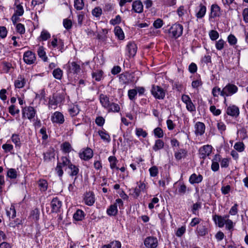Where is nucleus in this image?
Returning a JSON list of instances; mask_svg holds the SVG:
<instances>
[{
	"label": "nucleus",
	"instance_id": "1",
	"mask_svg": "<svg viewBox=\"0 0 248 248\" xmlns=\"http://www.w3.org/2000/svg\"><path fill=\"white\" fill-rule=\"evenodd\" d=\"M183 31V26L180 24L175 23L170 28L169 34L171 37L176 39L182 35Z\"/></svg>",
	"mask_w": 248,
	"mask_h": 248
},
{
	"label": "nucleus",
	"instance_id": "2",
	"mask_svg": "<svg viewBox=\"0 0 248 248\" xmlns=\"http://www.w3.org/2000/svg\"><path fill=\"white\" fill-rule=\"evenodd\" d=\"M238 91V87L234 84L228 83L221 90V96L226 97L234 94Z\"/></svg>",
	"mask_w": 248,
	"mask_h": 248
},
{
	"label": "nucleus",
	"instance_id": "3",
	"mask_svg": "<svg viewBox=\"0 0 248 248\" xmlns=\"http://www.w3.org/2000/svg\"><path fill=\"white\" fill-rule=\"evenodd\" d=\"M151 93L152 95L158 99H163L165 96L164 90L157 85H153L152 87Z\"/></svg>",
	"mask_w": 248,
	"mask_h": 248
},
{
	"label": "nucleus",
	"instance_id": "4",
	"mask_svg": "<svg viewBox=\"0 0 248 248\" xmlns=\"http://www.w3.org/2000/svg\"><path fill=\"white\" fill-rule=\"evenodd\" d=\"M22 117L25 118L27 117L29 120L33 118L36 114V110L34 108L31 106L26 107L22 108Z\"/></svg>",
	"mask_w": 248,
	"mask_h": 248
},
{
	"label": "nucleus",
	"instance_id": "5",
	"mask_svg": "<svg viewBox=\"0 0 248 248\" xmlns=\"http://www.w3.org/2000/svg\"><path fill=\"white\" fill-rule=\"evenodd\" d=\"M93 151L88 147L83 149L79 153L80 159L85 161L89 160L93 157Z\"/></svg>",
	"mask_w": 248,
	"mask_h": 248
},
{
	"label": "nucleus",
	"instance_id": "6",
	"mask_svg": "<svg viewBox=\"0 0 248 248\" xmlns=\"http://www.w3.org/2000/svg\"><path fill=\"white\" fill-rule=\"evenodd\" d=\"M23 60L27 64H33L36 61L35 54L31 51H27L24 54Z\"/></svg>",
	"mask_w": 248,
	"mask_h": 248
},
{
	"label": "nucleus",
	"instance_id": "7",
	"mask_svg": "<svg viewBox=\"0 0 248 248\" xmlns=\"http://www.w3.org/2000/svg\"><path fill=\"white\" fill-rule=\"evenodd\" d=\"M212 147L211 145H204L199 149L200 157L201 158L205 159L207 156H209L211 153Z\"/></svg>",
	"mask_w": 248,
	"mask_h": 248
},
{
	"label": "nucleus",
	"instance_id": "8",
	"mask_svg": "<svg viewBox=\"0 0 248 248\" xmlns=\"http://www.w3.org/2000/svg\"><path fill=\"white\" fill-rule=\"evenodd\" d=\"M51 120L53 123H56L61 124L64 123V117L61 112L59 111H56L51 116Z\"/></svg>",
	"mask_w": 248,
	"mask_h": 248
},
{
	"label": "nucleus",
	"instance_id": "9",
	"mask_svg": "<svg viewBox=\"0 0 248 248\" xmlns=\"http://www.w3.org/2000/svg\"><path fill=\"white\" fill-rule=\"evenodd\" d=\"M226 113L229 116L236 118L239 115V108L234 105H230L226 109Z\"/></svg>",
	"mask_w": 248,
	"mask_h": 248
},
{
	"label": "nucleus",
	"instance_id": "10",
	"mask_svg": "<svg viewBox=\"0 0 248 248\" xmlns=\"http://www.w3.org/2000/svg\"><path fill=\"white\" fill-rule=\"evenodd\" d=\"M126 50L129 57H134L137 51L136 44L133 42H129L126 45Z\"/></svg>",
	"mask_w": 248,
	"mask_h": 248
},
{
	"label": "nucleus",
	"instance_id": "11",
	"mask_svg": "<svg viewBox=\"0 0 248 248\" xmlns=\"http://www.w3.org/2000/svg\"><path fill=\"white\" fill-rule=\"evenodd\" d=\"M144 244L147 248H155L157 246L158 242L156 238L149 236L145 239Z\"/></svg>",
	"mask_w": 248,
	"mask_h": 248
},
{
	"label": "nucleus",
	"instance_id": "12",
	"mask_svg": "<svg viewBox=\"0 0 248 248\" xmlns=\"http://www.w3.org/2000/svg\"><path fill=\"white\" fill-rule=\"evenodd\" d=\"M67 65L68 68L67 70L68 73L77 74L80 71V65L75 62L71 63L68 62Z\"/></svg>",
	"mask_w": 248,
	"mask_h": 248
},
{
	"label": "nucleus",
	"instance_id": "13",
	"mask_svg": "<svg viewBox=\"0 0 248 248\" xmlns=\"http://www.w3.org/2000/svg\"><path fill=\"white\" fill-rule=\"evenodd\" d=\"M84 201L86 205H93L95 202V197L93 192L90 191L86 192L84 196Z\"/></svg>",
	"mask_w": 248,
	"mask_h": 248
},
{
	"label": "nucleus",
	"instance_id": "14",
	"mask_svg": "<svg viewBox=\"0 0 248 248\" xmlns=\"http://www.w3.org/2000/svg\"><path fill=\"white\" fill-rule=\"evenodd\" d=\"M205 125L203 123L197 122L195 125V133L196 135L201 136L205 132Z\"/></svg>",
	"mask_w": 248,
	"mask_h": 248
},
{
	"label": "nucleus",
	"instance_id": "15",
	"mask_svg": "<svg viewBox=\"0 0 248 248\" xmlns=\"http://www.w3.org/2000/svg\"><path fill=\"white\" fill-rule=\"evenodd\" d=\"M52 211L53 212H57L62 206V202L57 198H54L51 202Z\"/></svg>",
	"mask_w": 248,
	"mask_h": 248
},
{
	"label": "nucleus",
	"instance_id": "16",
	"mask_svg": "<svg viewBox=\"0 0 248 248\" xmlns=\"http://www.w3.org/2000/svg\"><path fill=\"white\" fill-rule=\"evenodd\" d=\"M203 179V177L201 174H197L193 173L189 177V181L191 184H199L201 183Z\"/></svg>",
	"mask_w": 248,
	"mask_h": 248
},
{
	"label": "nucleus",
	"instance_id": "17",
	"mask_svg": "<svg viewBox=\"0 0 248 248\" xmlns=\"http://www.w3.org/2000/svg\"><path fill=\"white\" fill-rule=\"evenodd\" d=\"M143 4L140 0H137L133 2L132 9L137 13H141L143 12Z\"/></svg>",
	"mask_w": 248,
	"mask_h": 248
},
{
	"label": "nucleus",
	"instance_id": "18",
	"mask_svg": "<svg viewBox=\"0 0 248 248\" xmlns=\"http://www.w3.org/2000/svg\"><path fill=\"white\" fill-rule=\"evenodd\" d=\"M99 100L102 106L105 108H108L110 106V102L108 97L106 95L101 94L99 96Z\"/></svg>",
	"mask_w": 248,
	"mask_h": 248
},
{
	"label": "nucleus",
	"instance_id": "19",
	"mask_svg": "<svg viewBox=\"0 0 248 248\" xmlns=\"http://www.w3.org/2000/svg\"><path fill=\"white\" fill-rule=\"evenodd\" d=\"M220 15V7L217 4H213L211 8V16L214 18Z\"/></svg>",
	"mask_w": 248,
	"mask_h": 248
},
{
	"label": "nucleus",
	"instance_id": "20",
	"mask_svg": "<svg viewBox=\"0 0 248 248\" xmlns=\"http://www.w3.org/2000/svg\"><path fill=\"white\" fill-rule=\"evenodd\" d=\"M25 83L26 81L24 78L21 76H19L18 77L17 79L15 81L14 84L16 88L20 89L24 86Z\"/></svg>",
	"mask_w": 248,
	"mask_h": 248
},
{
	"label": "nucleus",
	"instance_id": "21",
	"mask_svg": "<svg viewBox=\"0 0 248 248\" xmlns=\"http://www.w3.org/2000/svg\"><path fill=\"white\" fill-rule=\"evenodd\" d=\"M187 152L185 149H180L174 153V157L177 160H180L182 158L186 156Z\"/></svg>",
	"mask_w": 248,
	"mask_h": 248
},
{
	"label": "nucleus",
	"instance_id": "22",
	"mask_svg": "<svg viewBox=\"0 0 248 248\" xmlns=\"http://www.w3.org/2000/svg\"><path fill=\"white\" fill-rule=\"evenodd\" d=\"M68 168L69 170L68 173L71 176H77L79 172V169L78 167L72 163L70 165Z\"/></svg>",
	"mask_w": 248,
	"mask_h": 248
},
{
	"label": "nucleus",
	"instance_id": "23",
	"mask_svg": "<svg viewBox=\"0 0 248 248\" xmlns=\"http://www.w3.org/2000/svg\"><path fill=\"white\" fill-rule=\"evenodd\" d=\"M200 9L199 11L196 13V16L197 18H202L205 16L206 12V8L205 6L201 4L199 6Z\"/></svg>",
	"mask_w": 248,
	"mask_h": 248
},
{
	"label": "nucleus",
	"instance_id": "24",
	"mask_svg": "<svg viewBox=\"0 0 248 248\" xmlns=\"http://www.w3.org/2000/svg\"><path fill=\"white\" fill-rule=\"evenodd\" d=\"M58 105L57 96L53 94L52 97L49 98L48 107L51 108H55Z\"/></svg>",
	"mask_w": 248,
	"mask_h": 248
},
{
	"label": "nucleus",
	"instance_id": "25",
	"mask_svg": "<svg viewBox=\"0 0 248 248\" xmlns=\"http://www.w3.org/2000/svg\"><path fill=\"white\" fill-rule=\"evenodd\" d=\"M98 134L101 139L104 141L107 142H109L110 141L111 139L110 136L105 130H99L98 131Z\"/></svg>",
	"mask_w": 248,
	"mask_h": 248
},
{
	"label": "nucleus",
	"instance_id": "26",
	"mask_svg": "<svg viewBox=\"0 0 248 248\" xmlns=\"http://www.w3.org/2000/svg\"><path fill=\"white\" fill-rule=\"evenodd\" d=\"M114 33L115 35L120 40H124V33L122 29L119 26H116L114 28Z\"/></svg>",
	"mask_w": 248,
	"mask_h": 248
},
{
	"label": "nucleus",
	"instance_id": "27",
	"mask_svg": "<svg viewBox=\"0 0 248 248\" xmlns=\"http://www.w3.org/2000/svg\"><path fill=\"white\" fill-rule=\"evenodd\" d=\"M121 244L119 241H115L110 242L108 245H103L101 248H121Z\"/></svg>",
	"mask_w": 248,
	"mask_h": 248
},
{
	"label": "nucleus",
	"instance_id": "28",
	"mask_svg": "<svg viewBox=\"0 0 248 248\" xmlns=\"http://www.w3.org/2000/svg\"><path fill=\"white\" fill-rule=\"evenodd\" d=\"M52 75L55 78L61 80L63 76V71L60 68H57L53 71Z\"/></svg>",
	"mask_w": 248,
	"mask_h": 248
},
{
	"label": "nucleus",
	"instance_id": "29",
	"mask_svg": "<svg viewBox=\"0 0 248 248\" xmlns=\"http://www.w3.org/2000/svg\"><path fill=\"white\" fill-rule=\"evenodd\" d=\"M164 146V142L161 140H157L155 141V143L153 147V149L155 151H157L162 148Z\"/></svg>",
	"mask_w": 248,
	"mask_h": 248
},
{
	"label": "nucleus",
	"instance_id": "30",
	"mask_svg": "<svg viewBox=\"0 0 248 248\" xmlns=\"http://www.w3.org/2000/svg\"><path fill=\"white\" fill-rule=\"evenodd\" d=\"M37 53L40 58H41L44 62H46L47 60V57L46 56V52L45 51L44 48L43 46H39Z\"/></svg>",
	"mask_w": 248,
	"mask_h": 248
},
{
	"label": "nucleus",
	"instance_id": "31",
	"mask_svg": "<svg viewBox=\"0 0 248 248\" xmlns=\"http://www.w3.org/2000/svg\"><path fill=\"white\" fill-rule=\"evenodd\" d=\"M38 186L41 191H45L47 188V182L46 180L41 179L38 182Z\"/></svg>",
	"mask_w": 248,
	"mask_h": 248
},
{
	"label": "nucleus",
	"instance_id": "32",
	"mask_svg": "<svg viewBox=\"0 0 248 248\" xmlns=\"http://www.w3.org/2000/svg\"><path fill=\"white\" fill-rule=\"evenodd\" d=\"M6 215L9 217H16V211L14 206L11 205L10 207H7L6 209Z\"/></svg>",
	"mask_w": 248,
	"mask_h": 248
},
{
	"label": "nucleus",
	"instance_id": "33",
	"mask_svg": "<svg viewBox=\"0 0 248 248\" xmlns=\"http://www.w3.org/2000/svg\"><path fill=\"white\" fill-rule=\"evenodd\" d=\"M61 149L63 152L69 153L72 150V147L69 142H64L61 145Z\"/></svg>",
	"mask_w": 248,
	"mask_h": 248
},
{
	"label": "nucleus",
	"instance_id": "34",
	"mask_svg": "<svg viewBox=\"0 0 248 248\" xmlns=\"http://www.w3.org/2000/svg\"><path fill=\"white\" fill-rule=\"evenodd\" d=\"M103 73L102 70H96L92 73V77L97 81H100L102 78Z\"/></svg>",
	"mask_w": 248,
	"mask_h": 248
},
{
	"label": "nucleus",
	"instance_id": "35",
	"mask_svg": "<svg viewBox=\"0 0 248 248\" xmlns=\"http://www.w3.org/2000/svg\"><path fill=\"white\" fill-rule=\"evenodd\" d=\"M17 171L16 169L11 168L8 169L6 176L10 179H16L17 177Z\"/></svg>",
	"mask_w": 248,
	"mask_h": 248
},
{
	"label": "nucleus",
	"instance_id": "36",
	"mask_svg": "<svg viewBox=\"0 0 248 248\" xmlns=\"http://www.w3.org/2000/svg\"><path fill=\"white\" fill-rule=\"evenodd\" d=\"M108 108L109 112H118L120 110L119 105L115 103H110V106Z\"/></svg>",
	"mask_w": 248,
	"mask_h": 248
},
{
	"label": "nucleus",
	"instance_id": "37",
	"mask_svg": "<svg viewBox=\"0 0 248 248\" xmlns=\"http://www.w3.org/2000/svg\"><path fill=\"white\" fill-rule=\"evenodd\" d=\"M55 154L54 152L50 150L44 153V159L45 161H49L52 158H54Z\"/></svg>",
	"mask_w": 248,
	"mask_h": 248
},
{
	"label": "nucleus",
	"instance_id": "38",
	"mask_svg": "<svg viewBox=\"0 0 248 248\" xmlns=\"http://www.w3.org/2000/svg\"><path fill=\"white\" fill-rule=\"evenodd\" d=\"M176 184H178V192L180 194H185L187 190L186 186L182 182H177Z\"/></svg>",
	"mask_w": 248,
	"mask_h": 248
},
{
	"label": "nucleus",
	"instance_id": "39",
	"mask_svg": "<svg viewBox=\"0 0 248 248\" xmlns=\"http://www.w3.org/2000/svg\"><path fill=\"white\" fill-rule=\"evenodd\" d=\"M50 34L46 30H43L41 32L39 39L41 41H46L50 37Z\"/></svg>",
	"mask_w": 248,
	"mask_h": 248
},
{
	"label": "nucleus",
	"instance_id": "40",
	"mask_svg": "<svg viewBox=\"0 0 248 248\" xmlns=\"http://www.w3.org/2000/svg\"><path fill=\"white\" fill-rule=\"evenodd\" d=\"M84 6L83 0H74V7L77 10H82Z\"/></svg>",
	"mask_w": 248,
	"mask_h": 248
},
{
	"label": "nucleus",
	"instance_id": "41",
	"mask_svg": "<svg viewBox=\"0 0 248 248\" xmlns=\"http://www.w3.org/2000/svg\"><path fill=\"white\" fill-rule=\"evenodd\" d=\"M69 112L72 117L77 115L79 112V109L78 106L75 105L69 109Z\"/></svg>",
	"mask_w": 248,
	"mask_h": 248
},
{
	"label": "nucleus",
	"instance_id": "42",
	"mask_svg": "<svg viewBox=\"0 0 248 248\" xmlns=\"http://www.w3.org/2000/svg\"><path fill=\"white\" fill-rule=\"evenodd\" d=\"M117 212V207L115 204L111 205L107 210V213L109 216H115Z\"/></svg>",
	"mask_w": 248,
	"mask_h": 248
},
{
	"label": "nucleus",
	"instance_id": "43",
	"mask_svg": "<svg viewBox=\"0 0 248 248\" xmlns=\"http://www.w3.org/2000/svg\"><path fill=\"white\" fill-rule=\"evenodd\" d=\"M12 141L15 144L16 146L20 147L21 142L19 137V135L17 134H13L11 137Z\"/></svg>",
	"mask_w": 248,
	"mask_h": 248
},
{
	"label": "nucleus",
	"instance_id": "44",
	"mask_svg": "<svg viewBox=\"0 0 248 248\" xmlns=\"http://www.w3.org/2000/svg\"><path fill=\"white\" fill-rule=\"evenodd\" d=\"M227 40L231 46H234L236 44L237 39L236 37L232 34H230L227 37Z\"/></svg>",
	"mask_w": 248,
	"mask_h": 248
},
{
	"label": "nucleus",
	"instance_id": "45",
	"mask_svg": "<svg viewBox=\"0 0 248 248\" xmlns=\"http://www.w3.org/2000/svg\"><path fill=\"white\" fill-rule=\"evenodd\" d=\"M62 167L60 162H58L57 164V166L55 168V171L59 177H62L63 174V170H62Z\"/></svg>",
	"mask_w": 248,
	"mask_h": 248
},
{
	"label": "nucleus",
	"instance_id": "46",
	"mask_svg": "<svg viewBox=\"0 0 248 248\" xmlns=\"http://www.w3.org/2000/svg\"><path fill=\"white\" fill-rule=\"evenodd\" d=\"M225 44L226 42L222 39L216 41L215 45L216 49L218 50H222L224 48Z\"/></svg>",
	"mask_w": 248,
	"mask_h": 248
},
{
	"label": "nucleus",
	"instance_id": "47",
	"mask_svg": "<svg viewBox=\"0 0 248 248\" xmlns=\"http://www.w3.org/2000/svg\"><path fill=\"white\" fill-rule=\"evenodd\" d=\"M108 160L110 163V167L111 169H113L116 168L117 160L115 156H110L108 157Z\"/></svg>",
	"mask_w": 248,
	"mask_h": 248
},
{
	"label": "nucleus",
	"instance_id": "48",
	"mask_svg": "<svg viewBox=\"0 0 248 248\" xmlns=\"http://www.w3.org/2000/svg\"><path fill=\"white\" fill-rule=\"evenodd\" d=\"M61 161L62 162H60L62 167L67 166L68 168L70 165L72 163L71 161L67 157L62 156L61 158Z\"/></svg>",
	"mask_w": 248,
	"mask_h": 248
},
{
	"label": "nucleus",
	"instance_id": "49",
	"mask_svg": "<svg viewBox=\"0 0 248 248\" xmlns=\"http://www.w3.org/2000/svg\"><path fill=\"white\" fill-rule=\"evenodd\" d=\"M213 219L219 227H222L225 225L226 218H213Z\"/></svg>",
	"mask_w": 248,
	"mask_h": 248
},
{
	"label": "nucleus",
	"instance_id": "50",
	"mask_svg": "<svg viewBox=\"0 0 248 248\" xmlns=\"http://www.w3.org/2000/svg\"><path fill=\"white\" fill-rule=\"evenodd\" d=\"M137 94V91L136 89H130L128 91V96L130 100H135Z\"/></svg>",
	"mask_w": 248,
	"mask_h": 248
},
{
	"label": "nucleus",
	"instance_id": "51",
	"mask_svg": "<svg viewBox=\"0 0 248 248\" xmlns=\"http://www.w3.org/2000/svg\"><path fill=\"white\" fill-rule=\"evenodd\" d=\"M3 70L4 72L8 73L10 71V70L13 68L12 64L10 62H3L2 63Z\"/></svg>",
	"mask_w": 248,
	"mask_h": 248
},
{
	"label": "nucleus",
	"instance_id": "52",
	"mask_svg": "<svg viewBox=\"0 0 248 248\" xmlns=\"http://www.w3.org/2000/svg\"><path fill=\"white\" fill-rule=\"evenodd\" d=\"M102 14V9L99 7H96L92 10V15L96 17H100Z\"/></svg>",
	"mask_w": 248,
	"mask_h": 248
},
{
	"label": "nucleus",
	"instance_id": "53",
	"mask_svg": "<svg viewBox=\"0 0 248 248\" xmlns=\"http://www.w3.org/2000/svg\"><path fill=\"white\" fill-rule=\"evenodd\" d=\"M245 146L242 142H237L235 143L234 148L239 152H243L245 149Z\"/></svg>",
	"mask_w": 248,
	"mask_h": 248
},
{
	"label": "nucleus",
	"instance_id": "54",
	"mask_svg": "<svg viewBox=\"0 0 248 248\" xmlns=\"http://www.w3.org/2000/svg\"><path fill=\"white\" fill-rule=\"evenodd\" d=\"M154 133L155 136L158 138H162L164 136L163 130L160 127H157L154 130Z\"/></svg>",
	"mask_w": 248,
	"mask_h": 248
},
{
	"label": "nucleus",
	"instance_id": "55",
	"mask_svg": "<svg viewBox=\"0 0 248 248\" xmlns=\"http://www.w3.org/2000/svg\"><path fill=\"white\" fill-rule=\"evenodd\" d=\"M9 112L12 115H15L19 113V109L16 108L15 105H12L9 107Z\"/></svg>",
	"mask_w": 248,
	"mask_h": 248
},
{
	"label": "nucleus",
	"instance_id": "56",
	"mask_svg": "<svg viewBox=\"0 0 248 248\" xmlns=\"http://www.w3.org/2000/svg\"><path fill=\"white\" fill-rule=\"evenodd\" d=\"M209 36L212 40H216L219 37V33L215 30H211L209 32Z\"/></svg>",
	"mask_w": 248,
	"mask_h": 248
},
{
	"label": "nucleus",
	"instance_id": "57",
	"mask_svg": "<svg viewBox=\"0 0 248 248\" xmlns=\"http://www.w3.org/2000/svg\"><path fill=\"white\" fill-rule=\"evenodd\" d=\"M24 13V9L23 6L20 4H18L16 7V10L14 14L18 16H21Z\"/></svg>",
	"mask_w": 248,
	"mask_h": 248
},
{
	"label": "nucleus",
	"instance_id": "58",
	"mask_svg": "<svg viewBox=\"0 0 248 248\" xmlns=\"http://www.w3.org/2000/svg\"><path fill=\"white\" fill-rule=\"evenodd\" d=\"M136 135L138 137H142L143 138H145L147 135V132L143 130L142 128H137L136 130Z\"/></svg>",
	"mask_w": 248,
	"mask_h": 248
},
{
	"label": "nucleus",
	"instance_id": "59",
	"mask_svg": "<svg viewBox=\"0 0 248 248\" xmlns=\"http://www.w3.org/2000/svg\"><path fill=\"white\" fill-rule=\"evenodd\" d=\"M63 25L64 28L68 30L72 28V22L70 19H64L63 21Z\"/></svg>",
	"mask_w": 248,
	"mask_h": 248
},
{
	"label": "nucleus",
	"instance_id": "60",
	"mask_svg": "<svg viewBox=\"0 0 248 248\" xmlns=\"http://www.w3.org/2000/svg\"><path fill=\"white\" fill-rule=\"evenodd\" d=\"M16 31L20 34H23L25 32L24 26L21 23H18L16 25Z\"/></svg>",
	"mask_w": 248,
	"mask_h": 248
},
{
	"label": "nucleus",
	"instance_id": "61",
	"mask_svg": "<svg viewBox=\"0 0 248 248\" xmlns=\"http://www.w3.org/2000/svg\"><path fill=\"white\" fill-rule=\"evenodd\" d=\"M163 25V21L160 18H157L153 23V26L155 29H159L161 28Z\"/></svg>",
	"mask_w": 248,
	"mask_h": 248
},
{
	"label": "nucleus",
	"instance_id": "62",
	"mask_svg": "<svg viewBox=\"0 0 248 248\" xmlns=\"http://www.w3.org/2000/svg\"><path fill=\"white\" fill-rule=\"evenodd\" d=\"M150 174L152 177H155L158 173V170L157 167L153 166L149 169Z\"/></svg>",
	"mask_w": 248,
	"mask_h": 248
},
{
	"label": "nucleus",
	"instance_id": "63",
	"mask_svg": "<svg viewBox=\"0 0 248 248\" xmlns=\"http://www.w3.org/2000/svg\"><path fill=\"white\" fill-rule=\"evenodd\" d=\"M210 110L215 116H218L221 113V110L217 109L215 106H211L210 107Z\"/></svg>",
	"mask_w": 248,
	"mask_h": 248
},
{
	"label": "nucleus",
	"instance_id": "64",
	"mask_svg": "<svg viewBox=\"0 0 248 248\" xmlns=\"http://www.w3.org/2000/svg\"><path fill=\"white\" fill-rule=\"evenodd\" d=\"M242 16L243 17L244 21L248 23V8H245L242 12Z\"/></svg>",
	"mask_w": 248,
	"mask_h": 248
}]
</instances>
